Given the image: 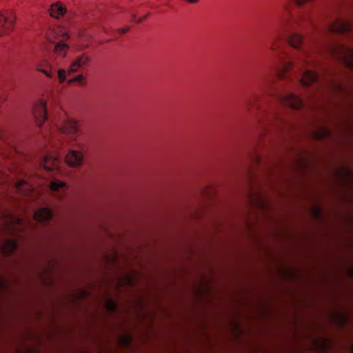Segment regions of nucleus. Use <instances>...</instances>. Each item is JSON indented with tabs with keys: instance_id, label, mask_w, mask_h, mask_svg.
I'll return each mask as SVG.
<instances>
[{
	"instance_id": "obj_1",
	"label": "nucleus",
	"mask_w": 353,
	"mask_h": 353,
	"mask_svg": "<svg viewBox=\"0 0 353 353\" xmlns=\"http://www.w3.org/2000/svg\"><path fill=\"white\" fill-rule=\"evenodd\" d=\"M272 54L280 61V66L274 73L267 72L263 80L272 83L275 79L291 81V73L296 74V81L304 87L314 85V89L321 88L319 75L309 69L316 65L310 57V52L303 42V36L298 32L289 34H275L267 44Z\"/></svg>"
},
{
	"instance_id": "obj_2",
	"label": "nucleus",
	"mask_w": 353,
	"mask_h": 353,
	"mask_svg": "<svg viewBox=\"0 0 353 353\" xmlns=\"http://www.w3.org/2000/svg\"><path fill=\"white\" fill-rule=\"evenodd\" d=\"M68 33L58 28L51 30L48 34V39L54 44V52L57 55L64 57L68 50V46L64 43L68 39Z\"/></svg>"
},
{
	"instance_id": "obj_3",
	"label": "nucleus",
	"mask_w": 353,
	"mask_h": 353,
	"mask_svg": "<svg viewBox=\"0 0 353 353\" xmlns=\"http://www.w3.org/2000/svg\"><path fill=\"white\" fill-rule=\"evenodd\" d=\"M275 98L280 103L291 109L299 110L303 106V101L292 90L286 88L283 92H276Z\"/></svg>"
},
{
	"instance_id": "obj_4",
	"label": "nucleus",
	"mask_w": 353,
	"mask_h": 353,
	"mask_svg": "<svg viewBox=\"0 0 353 353\" xmlns=\"http://www.w3.org/2000/svg\"><path fill=\"white\" fill-rule=\"evenodd\" d=\"M59 132L67 135L72 141H74L78 133V124L75 120L67 118L59 125Z\"/></svg>"
},
{
	"instance_id": "obj_5",
	"label": "nucleus",
	"mask_w": 353,
	"mask_h": 353,
	"mask_svg": "<svg viewBox=\"0 0 353 353\" xmlns=\"http://www.w3.org/2000/svg\"><path fill=\"white\" fill-rule=\"evenodd\" d=\"M61 160L54 154H48L42 157L39 161L40 166L47 172L59 171Z\"/></svg>"
},
{
	"instance_id": "obj_6",
	"label": "nucleus",
	"mask_w": 353,
	"mask_h": 353,
	"mask_svg": "<svg viewBox=\"0 0 353 353\" xmlns=\"http://www.w3.org/2000/svg\"><path fill=\"white\" fill-rule=\"evenodd\" d=\"M14 16L11 12L0 13V37L8 34L13 28Z\"/></svg>"
},
{
	"instance_id": "obj_7",
	"label": "nucleus",
	"mask_w": 353,
	"mask_h": 353,
	"mask_svg": "<svg viewBox=\"0 0 353 353\" xmlns=\"http://www.w3.org/2000/svg\"><path fill=\"white\" fill-rule=\"evenodd\" d=\"M32 114L38 125H41L47 119L46 103L43 101H38L34 106Z\"/></svg>"
},
{
	"instance_id": "obj_8",
	"label": "nucleus",
	"mask_w": 353,
	"mask_h": 353,
	"mask_svg": "<svg viewBox=\"0 0 353 353\" xmlns=\"http://www.w3.org/2000/svg\"><path fill=\"white\" fill-rule=\"evenodd\" d=\"M327 30L332 33H345L352 30V26L348 22L336 19L327 26Z\"/></svg>"
},
{
	"instance_id": "obj_9",
	"label": "nucleus",
	"mask_w": 353,
	"mask_h": 353,
	"mask_svg": "<svg viewBox=\"0 0 353 353\" xmlns=\"http://www.w3.org/2000/svg\"><path fill=\"white\" fill-rule=\"evenodd\" d=\"M91 60V58L87 54H81L78 55L70 63L68 72H77L81 68L86 65Z\"/></svg>"
},
{
	"instance_id": "obj_10",
	"label": "nucleus",
	"mask_w": 353,
	"mask_h": 353,
	"mask_svg": "<svg viewBox=\"0 0 353 353\" xmlns=\"http://www.w3.org/2000/svg\"><path fill=\"white\" fill-rule=\"evenodd\" d=\"M83 159V155L81 152L70 150L65 158V163L71 167L79 166Z\"/></svg>"
},
{
	"instance_id": "obj_11",
	"label": "nucleus",
	"mask_w": 353,
	"mask_h": 353,
	"mask_svg": "<svg viewBox=\"0 0 353 353\" xmlns=\"http://www.w3.org/2000/svg\"><path fill=\"white\" fill-rule=\"evenodd\" d=\"M53 216V212L48 208H42L34 214V219L37 222L47 223L51 220Z\"/></svg>"
},
{
	"instance_id": "obj_12",
	"label": "nucleus",
	"mask_w": 353,
	"mask_h": 353,
	"mask_svg": "<svg viewBox=\"0 0 353 353\" xmlns=\"http://www.w3.org/2000/svg\"><path fill=\"white\" fill-rule=\"evenodd\" d=\"M51 191L57 193V197L62 199L67 189L66 183L62 181L53 179L50 183Z\"/></svg>"
},
{
	"instance_id": "obj_13",
	"label": "nucleus",
	"mask_w": 353,
	"mask_h": 353,
	"mask_svg": "<svg viewBox=\"0 0 353 353\" xmlns=\"http://www.w3.org/2000/svg\"><path fill=\"white\" fill-rule=\"evenodd\" d=\"M0 249L5 256H8L17 250V243L14 239L6 240L2 243Z\"/></svg>"
},
{
	"instance_id": "obj_14",
	"label": "nucleus",
	"mask_w": 353,
	"mask_h": 353,
	"mask_svg": "<svg viewBox=\"0 0 353 353\" xmlns=\"http://www.w3.org/2000/svg\"><path fill=\"white\" fill-rule=\"evenodd\" d=\"M37 70L45 74L47 77L52 78L54 68L47 61H44L42 63L37 67Z\"/></svg>"
},
{
	"instance_id": "obj_15",
	"label": "nucleus",
	"mask_w": 353,
	"mask_h": 353,
	"mask_svg": "<svg viewBox=\"0 0 353 353\" xmlns=\"http://www.w3.org/2000/svg\"><path fill=\"white\" fill-rule=\"evenodd\" d=\"M65 8L62 6L59 3H56L51 6L50 8V15L52 17L58 18L59 17L63 16L65 13Z\"/></svg>"
},
{
	"instance_id": "obj_16",
	"label": "nucleus",
	"mask_w": 353,
	"mask_h": 353,
	"mask_svg": "<svg viewBox=\"0 0 353 353\" xmlns=\"http://www.w3.org/2000/svg\"><path fill=\"white\" fill-rule=\"evenodd\" d=\"M55 128H56V131H57L56 133L59 134V135L55 134L54 132L50 130V132H49L50 133V136L51 137L50 139H52V140H50V141H54V139H57V142L58 143H56L55 144L56 145L63 144L62 143V140H61L63 136L65 137H63V139H65V138L67 137L70 141H72L67 135L62 134L61 133H59V125L58 124L55 125ZM57 147L58 148L59 146L57 145Z\"/></svg>"
},
{
	"instance_id": "obj_17",
	"label": "nucleus",
	"mask_w": 353,
	"mask_h": 353,
	"mask_svg": "<svg viewBox=\"0 0 353 353\" xmlns=\"http://www.w3.org/2000/svg\"><path fill=\"white\" fill-rule=\"evenodd\" d=\"M86 79L82 74H78L76 77L70 79L68 81V84L70 85L72 83H75L79 85H82L86 83Z\"/></svg>"
},
{
	"instance_id": "obj_18",
	"label": "nucleus",
	"mask_w": 353,
	"mask_h": 353,
	"mask_svg": "<svg viewBox=\"0 0 353 353\" xmlns=\"http://www.w3.org/2000/svg\"><path fill=\"white\" fill-rule=\"evenodd\" d=\"M272 122L275 123L278 128H282L286 123V121L281 117L279 113H274L272 115Z\"/></svg>"
},
{
	"instance_id": "obj_19",
	"label": "nucleus",
	"mask_w": 353,
	"mask_h": 353,
	"mask_svg": "<svg viewBox=\"0 0 353 353\" xmlns=\"http://www.w3.org/2000/svg\"><path fill=\"white\" fill-rule=\"evenodd\" d=\"M24 185H26V182L23 180H20L16 183L15 187L17 191L20 194H26L29 191V188H23Z\"/></svg>"
},
{
	"instance_id": "obj_20",
	"label": "nucleus",
	"mask_w": 353,
	"mask_h": 353,
	"mask_svg": "<svg viewBox=\"0 0 353 353\" xmlns=\"http://www.w3.org/2000/svg\"><path fill=\"white\" fill-rule=\"evenodd\" d=\"M107 309L109 312L114 313L117 311V305L112 299H108L106 303Z\"/></svg>"
},
{
	"instance_id": "obj_21",
	"label": "nucleus",
	"mask_w": 353,
	"mask_h": 353,
	"mask_svg": "<svg viewBox=\"0 0 353 353\" xmlns=\"http://www.w3.org/2000/svg\"><path fill=\"white\" fill-rule=\"evenodd\" d=\"M256 100V96H253V97H249L248 98H246L245 99V105L249 108L250 107H251L255 102V101Z\"/></svg>"
},
{
	"instance_id": "obj_22",
	"label": "nucleus",
	"mask_w": 353,
	"mask_h": 353,
	"mask_svg": "<svg viewBox=\"0 0 353 353\" xmlns=\"http://www.w3.org/2000/svg\"><path fill=\"white\" fill-rule=\"evenodd\" d=\"M8 221L10 224L21 225L23 221L19 217H10Z\"/></svg>"
},
{
	"instance_id": "obj_23",
	"label": "nucleus",
	"mask_w": 353,
	"mask_h": 353,
	"mask_svg": "<svg viewBox=\"0 0 353 353\" xmlns=\"http://www.w3.org/2000/svg\"><path fill=\"white\" fill-rule=\"evenodd\" d=\"M58 78L59 79L60 83L64 82L65 79V70L63 69H60L58 70Z\"/></svg>"
},
{
	"instance_id": "obj_24",
	"label": "nucleus",
	"mask_w": 353,
	"mask_h": 353,
	"mask_svg": "<svg viewBox=\"0 0 353 353\" xmlns=\"http://www.w3.org/2000/svg\"><path fill=\"white\" fill-rule=\"evenodd\" d=\"M294 3L298 6H303L312 3V0H294Z\"/></svg>"
},
{
	"instance_id": "obj_25",
	"label": "nucleus",
	"mask_w": 353,
	"mask_h": 353,
	"mask_svg": "<svg viewBox=\"0 0 353 353\" xmlns=\"http://www.w3.org/2000/svg\"><path fill=\"white\" fill-rule=\"evenodd\" d=\"M328 134H329V132H327V130H325L321 133L316 134V137L318 139H323V137L328 135Z\"/></svg>"
},
{
	"instance_id": "obj_26",
	"label": "nucleus",
	"mask_w": 353,
	"mask_h": 353,
	"mask_svg": "<svg viewBox=\"0 0 353 353\" xmlns=\"http://www.w3.org/2000/svg\"><path fill=\"white\" fill-rule=\"evenodd\" d=\"M350 50V53L351 54V56L352 57V59H353V50ZM347 64L353 68V60L352 61H347Z\"/></svg>"
},
{
	"instance_id": "obj_27",
	"label": "nucleus",
	"mask_w": 353,
	"mask_h": 353,
	"mask_svg": "<svg viewBox=\"0 0 353 353\" xmlns=\"http://www.w3.org/2000/svg\"><path fill=\"white\" fill-rule=\"evenodd\" d=\"M132 17L133 21H134L135 23H140L146 17V16H145L143 18H141V19H139L138 20L136 19V17L134 14L132 16Z\"/></svg>"
},
{
	"instance_id": "obj_28",
	"label": "nucleus",
	"mask_w": 353,
	"mask_h": 353,
	"mask_svg": "<svg viewBox=\"0 0 353 353\" xmlns=\"http://www.w3.org/2000/svg\"><path fill=\"white\" fill-rule=\"evenodd\" d=\"M128 30H129V27L122 28H119V29H118V32H119L120 34H124V33H125Z\"/></svg>"
},
{
	"instance_id": "obj_29",
	"label": "nucleus",
	"mask_w": 353,
	"mask_h": 353,
	"mask_svg": "<svg viewBox=\"0 0 353 353\" xmlns=\"http://www.w3.org/2000/svg\"><path fill=\"white\" fill-rule=\"evenodd\" d=\"M123 340L125 341V343L130 344L131 343V339L128 336H125Z\"/></svg>"
},
{
	"instance_id": "obj_30",
	"label": "nucleus",
	"mask_w": 353,
	"mask_h": 353,
	"mask_svg": "<svg viewBox=\"0 0 353 353\" xmlns=\"http://www.w3.org/2000/svg\"><path fill=\"white\" fill-rule=\"evenodd\" d=\"M332 87L333 89L336 90H339L342 89L341 88L340 85H332Z\"/></svg>"
},
{
	"instance_id": "obj_31",
	"label": "nucleus",
	"mask_w": 353,
	"mask_h": 353,
	"mask_svg": "<svg viewBox=\"0 0 353 353\" xmlns=\"http://www.w3.org/2000/svg\"><path fill=\"white\" fill-rule=\"evenodd\" d=\"M303 20L304 21L307 22V23L310 21V17H307V16H305V17H303Z\"/></svg>"
},
{
	"instance_id": "obj_32",
	"label": "nucleus",
	"mask_w": 353,
	"mask_h": 353,
	"mask_svg": "<svg viewBox=\"0 0 353 353\" xmlns=\"http://www.w3.org/2000/svg\"><path fill=\"white\" fill-rule=\"evenodd\" d=\"M190 3H196L198 2L199 0H186Z\"/></svg>"
}]
</instances>
